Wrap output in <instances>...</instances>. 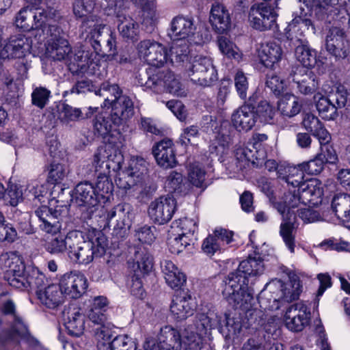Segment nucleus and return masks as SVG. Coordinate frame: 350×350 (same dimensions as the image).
Instances as JSON below:
<instances>
[{
    "label": "nucleus",
    "mask_w": 350,
    "mask_h": 350,
    "mask_svg": "<svg viewBox=\"0 0 350 350\" xmlns=\"http://www.w3.org/2000/svg\"><path fill=\"white\" fill-rule=\"evenodd\" d=\"M177 208L176 200L170 195L155 198L148 206L150 219L158 224H165L170 221Z\"/></svg>",
    "instance_id": "6ab92c4d"
},
{
    "label": "nucleus",
    "mask_w": 350,
    "mask_h": 350,
    "mask_svg": "<svg viewBox=\"0 0 350 350\" xmlns=\"http://www.w3.org/2000/svg\"><path fill=\"white\" fill-rule=\"evenodd\" d=\"M22 200V190L16 185L9 186L6 189L4 204L16 206Z\"/></svg>",
    "instance_id": "774afa93"
},
{
    "label": "nucleus",
    "mask_w": 350,
    "mask_h": 350,
    "mask_svg": "<svg viewBox=\"0 0 350 350\" xmlns=\"http://www.w3.org/2000/svg\"><path fill=\"white\" fill-rule=\"evenodd\" d=\"M157 164L163 168H172L177 164L175 149L172 140L164 139L157 143L152 149Z\"/></svg>",
    "instance_id": "473e14b6"
},
{
    "label": "nucleus",
    "mask_w": 350,
    "mask_h": 350,
    "mask_svg": "<svg viewBox=\"0 0 350 350\" xmlns=\"http://www.w3.org/2000/svg\"><path fill=\"white\" fill-rule=\"evenodd\" d=\"M197 308V303L191 295L180 293L172 298L170 310L173 317L177 321H183L193 314Z\"/></svg>",
    "instance_id": "c85d7f7f"
},
{
    "label": "nucleus",
    "mask_w": 350,
    "mask_h": 350,
    "mask_svg": "<svg viewBox=\"0 0 350 350\" xmlns=\"http://www.w3.org/2000/svg\"><path fill=\"white\" fill-rule=\"evenodd\" d=\"M146 72L148 79L146 85L154 92H166L177 97H185L187 95V89L171 71L149 68Z\"/></svg>",
    "instance_id": "6e6552de"
},
{
    "label": "nucleus",
    "mask_w": 350,
    "mask_h": 350,
    "mask_svg": "<svg viewBox=\"0 0 350 350\" xmlns=\"http://www.w3.org/2000/svg\"><path fill=\"white\" fill-rule=\"evenodd\" d=\"M113 126H115L110 118L103 113L97 115L94 121V129L98 135L103 137L107 135L112 130Z\"/></svg>",
    "instance_id": "bf43d9fd"
},
{
    "label": "nucleus",
    "mask_w": 350,
    "mask_h": 350,
    "mask_svg": "<svg viewBox=\"0 0 350 350\" xmlns=\"http://www.w3.org/2000/svg\"><path fill=\"white\" fill-rule=\"evenodd\" d=\"M129 268L136 275H145L153 267V259L145 248H139L135 252L131 260L129 261Z\"/></svg>",
    "instance_id": "58836bf2"
},
{
    "label": "nucleus",
    "mask_w": 350,
    "mask_h": 350,
    "mask_svg": "<svg viewBox=\"0 0 350 350\" xmlns=\"http://www.w3.org/2000/svg\"><path fill=\"white\" fill-rule=\"evenodd\" d=\"M210 328H204L198 316L196 325H188L181 329L182 348L185 350H201L203 348V335L206 334Z\"/></svg>",
    "instance_id": "cd10ccee"
},
{
    "label": "nucleus",
    "mask_w": 350,
    "mask_h": 350,
    "mask_svg": "<svg viewBox=\"0 0 350 350\" xmlns=\"http://www.w3.org/2000/svg\"><path fill=\"white\" fill-rule=\"evenodd\" d=\"M196 27L191 18L176 16L171 22L169 36L174 41L187 40L189 44L201 45L204 38L199 32H195Z\"/></svg>",
    "instance_id": "f3484780"
},
{
    "label": "nucleus",
    "mask_w": 350,
    "mask_h": 350,
    "mask_svg": "<svg viewBox=\"0 0 350 350\" xmlns=\"http://www.w3.org/2000/svg\"><path fill=\"white\" fill-rule=\"evenodd\" d=\"M2 311L5 314H12L14 317V323L8 339L16 340L20 339L31 346L38 345V341L29 332L27 325L21 317L16 314V306L12 300L9 299L3 303Z\"/></svg>",
    "instance_id": "4be33fe9"
},
{
    "label": "nucleus",
    "mask_w": 350,
    "mask_h": 350,
    "mask_svg": "<svg viewBox=\"0 0 350 350\" xmlns=\"http://www.w3.org/2000/svg\"><path fill=\"white\" fill-rule=\"evenodd\" d=\"M109 340H100L98 341V347L99 350H136L137 345L135 342L127 335H119L116 336L111 342Z\"/></svg>",
    "instance_id": "09e8293b"
},
{
    "label": "nucleus",
    "mask_w": 350,
    "mask_h": 350,
    "mask_svg": "<svg viewBox=\"0 0 350 350\" xmlns=\"http://www.w3.org/2000/svg\"><path fill=\"white\" fill-rule=\"evenodd\" d=\"M161 350H181V329L178 330L171 325H165L160 329L157 339L152 337Z\"/></svg>",
    "instance_id": "72a5a7b5"
},
{
    "label": "nucleus",
    "mask_w": 350,
    "mask_h": 350,
    "mask_svg": "<svg viewBox=\"0 0 350 350\" xmlns=\"http://www.w3.org/2000/svg\"><path fill=\"white\" fill-rule=\"evenodd\" d=\"M31 40L23 35L12 36L0 49V58L21 59L30 53Z\"/></svg>",
    "instance_id": "a878e982"
},
{
    "label": "nucleus",
    "mask_w": 350,
    "mask_h": 350,
    "mask_svg": "<svg viewBox=\"0 0 350 350\" xmlns=\"http://www.w3.org/2000/svg\"><path fill=\"white\" fill-rule=\"evenodd\" d=\"M255 113L256 116H258L260 122L271 124L275 116V109L267 100H262L258 103Z\"/></svg>",
    "instance_id": "680f3d73"
},
{
    "label": "nucleus",
    "mask_w": 350,
    "mask_h": 350,
    "mask_svg": "<svg viewBox=\"0 0 350 350\" xmlns=\"http://www.w3.org/2000/svg\"><path fill=\"white\" fill-rule=\"evenodd\" d=\"M118 29L122 37L134 39L139 32V24L131 17L117 13Z\"/></svg>",
    "instance_id": "3c124183"
},
{
    "label": "nucleus",
    "mask_w": 350,
    "mask_h": 350,
    "mask_svg": "<svg viewBox=\"0 0 350 350\" xmlns=\"http://www.w3.org/2000/svg\"><path fill=\"white\" fill-rule=\"evenodd\" d=\"M302 108L300 98L291 93L283 95L278 102V109L284 117L293 118L299 114Z\"/></svg>",
    "instance_id": "a18cd8bd"
},
{
    "label": "nucleus",
    "mask_w": 350,
    "mask_h": 350,
    "mask_svg": "<svg viewBox=\"0 0 350 350\" xmlns=\"http://www.w3.org/2000/svg\"><path fill=\"white\" fill-rule=\"evenodd\" d=\"M75 198L79 206L94 207L98 204L94 185L88 181L81 182L75 187Z\"/></svg>",
    "instance_id": "c03bdc74"
},
{
    "label": "nucleus",
    "mask_w": 350,
    "mask_h": 350,
    "mask_svg": "<svg viewBox=\"0 0 350 350\" xmlns=\"http://www.w3.org/2000/svg\"><path fill=\"white\" fill-rule=\"evenodd\" d=\"M209 21L213 28L219 33L226 32L230 27V17L228 11L224 5L219 3L213 5Z\"/></svg>",
    "instance_id": "ea45409f"
},
{
    "label": "nucleus",
    "mask_w": 350,
    "mask_h": 350,
    "mask_svg": "<svg viewBox=\"0 0 350 350\" xmlns=\"http://www.w3.org/2000/svg\"><path fill=\"white\" fill-rule=\"evenodd\" d=\"M98 175L96 184L94 185L95 195L98 204H105L108 202L113 195V185L109 179V176L97 172Z\"/></svg>",
    "instance_id": "de8ad7c7"
},
{
    "label": "nucleus",
    "mask_w": 350,
    "mask_h": 350,
    "mask_svg": "<svg viewBox=\"0 0 350 350\" xmlns=\"http://www.w3.org/2000/svg\"><path fill=\"white\" fill-rule=\"evenodd\" d=\"M137 50L139 59L148 65L160 68L167 64V48L157 41L142 40L138 43Z\"/></svg>",
    "instance_id": "dca6fc26"
},
{
    "label": "nucleus",
    "mask_w": 350,
    "mask_h": 350,
    "mask_svg": "<svg viewBox=\"0 0 350 350\" xmlns=\"http://www.w3.org/2000/svg\"><path fill=\"white\" fill-rule=\"evenodd\" d=\"M154 226L144 225L138 227L135 230V238L142 244L151 245L155 240L156 236Z\"/></svg>",
    "instance_id": "052dcab7"
},
{
    "label": "nucleus",
    "mask_w": 350,
    "mask_h": 350,
    "mask_svg": "<svg viewBox=\"0 0 350 350\" xmlns=\"http://www.w3.org/2000/svg\"><path fill=\"white\" fill-rule=\"evenodd\" d=\"M17 283L18 285L16 284L14 288L22 291L39 290L48 283V279L38 267H29Z\"/></svg>",
    "instance_id": "f704fd0d"
},
{
    "label": "nucleus",
    "mask_w": 350,
    "mask_h": 350,
    "mask_svg": "<svg viewBox=\"0 0 350 350\" xmlns=\"http://www.w3.org/2000/svg\"><path fill=\"white\" fill-rule=\"evenodd\" d=\"M267 139L265 134H256L252 137V142L247 146H239L234 150L235 167L232 170L237 172L242 170L251 163L252 165L261 164L266 159V153L261 149L260 142Z\"/></svg>",
    "instance_id": "9d476101"
},
{
    "label": "nucleus",
    "mask_w": 350,
    "mask_h": 350,
    "mask_svg": "<svg viewBox=\"0 0 350 350\" xmlns=\"http://www.w3.org/2000/svg\"><path fill=\"white\" fill-rule=\"evenodd\" d=\"M25 193L27 197H32L33 200H38L41 202L42 199L47 193V188L39 181L32 180L27 185Z\"/></svg>",
    "instance_id": "0e129e2a"
},
{
    "label": "nucleus",
    "mask_w": 350,
    "mask_h": 350,
    "mask_svg": "<svg viewBox=\"0 0 350 350\" xmlns=\"http://www.w3.org/2000/svg\"><path fill=\"white\" fill-rule=\"evenodd\" d=\"M46 51L47 54L55 60L61 61L68 59V68L70 62L74 60L75 55H70L71 49L68 41L59 36H52L47 42Z\"/></svg>",
    "instance_id": "c9c22d12"
},
{
    "label": "nucleus",
    "mask_w": 350,
    "mask_h": 350,
    "mask_svg": "<svg viewBox=\"0 0 350 350\" xmlns=\"http://www.w3.org/2000/svg\"><path fill=\"white\" fill-rule=\"evenodd\" d=\"M283 345L280 343L273 345L262 342L258 339L250 338L244 344L242 350H282Z\"/></svg>",
    "instance_id": "e2e57ef3"
},
{
    "label": "nucleus",
    "mask_w": 350,
    "mask_h": 350,
    "mask_svg": "<svg viewBox=\"0 0 350 350\" xmlns=\"http://www.w3.org/2000/svg\"><path fill=\"white\" fill-rule=\"evenodd\" d=\"M323 189L322 183L317 178L305 180L297 189H288L276 201L273 206L282 215L280 235L291 253L295 252V233L298 227L297 217L293 208L300 204L317 206L322 202Z\"/></svg>",
    "instance_id": "f03ea898"
},
{
    "label": "nucleus",
    "mask_w": 350,
    "mask_h": 350,
    "mask_svg": "<svg viewBox=\"0 0 350 350\" xmlns=\"http://www.w3.org/2000/svg\"><path fill=\"white\" fill-rule=\"evenodd\" d=\"M185 66L191 81L200 86L211 87L218 80L217 70L210 56L196 55Z\"/></svg>",
    "instance_id": "1a4fd4ad"
},
{
    "label": "nucleus",
    "mask_w": 350,
    "mask_h": 350,
    "mask_svg": "<svg viewBox=\"0 0 350 350\" xmlns=\"http://www.w3.org/2000/svg\"><path fill=\"white\" fill-rule=\"evenodd\" d=\"M35 214L41 222L40 229L55 236L45 241V250L51 254L59 255L65 252L68 254L73 241H77V230H71L66 236L59 234L62 230V224L58 219L59 213L46 206L39 207L36 210Z\"/></svg>",
    "instance_id": "20e7f679"
},
{
    "label": "nucleus",
    "mask_w": 350,
    "mask_h": 350,
    "mask_svg": "<svg viewBox=\"0 0 350 350\" xmlns=\"http://www.w3.org/2000/svg\"><path fill=\"white\" fill-rule=\"evenodd\" d=\"M200 321L204 328L212 329L218 327L228 337L239 334L242 327L240 320L229 313H224L221 316H218L214 312L200 314Z\"/></svg>",
    "instance_id": "a211bd4d"
},
{
    "label": "nucleus",
    "mask_w": 350,
    "mask_h": 350,
    "mask_svg": "<svg viewBox=\"0 0 350 350\" xmlns=\"http://www.w3.org/2000/svg\"><path fill=\"white\" fill-rule=\"evenodd\" d=\"M40 304L49 309H55L64 302V295L59 284L47 283L42 288L36 291Z\"/></svg>",
    "instance_id": "2f4dec72"
},
{
    "label": "nucleus",
    "mask_w": 350,
    "mask_h": 350,
    "mask_svg": "<svg viewBox=\"0 0 350 350\" xmlns=\"http://www.w3.org/2000/svg\"><path fill=\"white\" fill-rule=\"evenodd\" d=\"M68 174V170L64 164L53 161L49 166L48 181L51 184H59Z\"/></svg>",
    "instance_id": "6e6d98bb"
},
{
    "label": "nucleus",
    "mask_w": 350,
    "mask_h": 350,
    "mask_svg": "<svg viewBox=\"0 0 350 350\" xmlns=\"http://www.w3.org/2000/svg\"><path fill=\"white\" fill-rule=\"evenodd\" d=\"M146 172V161L141 157H132L125 169L118 172L116 184L126 191L142 183Z\"/></svg>",
    "instance_id": "f8f14e48"
},
{
    "label": "nucleus",
    "mask_w": 350,
    "mask_h": 350,
    "mask_svg": "<svg viewBox=\"0 0 350 350\" xmlns=\"http://www.w3.org/2000/svg\"><path fill=\"white\" fill-rule=\"evenodd\" d=\"M291 284L295 289L292 292L282 291L284 282L281 280L274 279L267 283L258 297L260 308L266 310H273L280 308V300L287 302L298 299L300 295V286L298 282Z\"/></svg>",
    "instance_id": "0eeeda50"
},
{
    "label": "nucleus",
    "mask_w": 350,
    "mask_h": 350,
    "mask_svg": "<svg viewBox=\"0 0 350 350\" xmlns=\"http://www.w3.org/2000/svg\"><path fill=\"white\" fill-rule=\"evenodd\" d=\"M96 94L103 96L105 98L108 96L109 98V102L111 103L113 102V100H116L118 96L122 95V91L117 84H110L109 82L103 83L100 88L96 92Z\"/></svg>",
    "instance_id": "69168bd1"
},
{
    "label": "nucleus",
    "mask_w": 350,
    "mask_h": 350,
    "mask_svg": "<svg viewBox=\"0 0 350 350\" xmlns=\"http://www.w3.org/2000/svg\"><path fill=\"white\" fill-rule=\"evenodd\" d=\"M61 16L59 12L56 9H33V29H38L40 36L44 33V29L47 26H51V21H58Z\"/></svg>",
    "instance_id": "37998d69"
},
{
    "label": "nucleus",
    "mask_w": 350,
    "mask_h": 350,
    "mask_svg": "<svg viewBox=\"0 0 350 350\" xmlns=\"http://www.w3.org/2000/svg\"><path fill=\"white\" fill-rule=\"evenodd\" d=\"M161 267L165 282L171 288L178 290L186 283L185 274L172 261L164 260Z\"/></svg>",
    "instance_id": "4c0bfd02"
},
{
    "label": "nucleus",
    "mask_w": 350,
    "mask_h": 350,
    "mask_svg": "<svg viewBox=\"0 0 350 350\" xmlns=\"http://www.w3.org/2000/svg\"><path fill=\"white\" fill-rule=\"evenodd\" d=\"M288 175L284 177L286 183L288 185L293 187V190L296 189V187L299 188L300 185L304 182V170L301 167V164L297 166L289 167L288 168Z\"/></svg>",
    "instance_id": "13d9d810"
},
{
    "label": "nucleus",
    "mask_w": 350,
    "mask_h": 350,
    "mask_svg": "<svg viewBox=\"0 0 350 350\" xmlns=\"http://www.w3.org/2000/svg\"><path fill=\"white\" fill-rule=\"evenodd\" d=\"M109 102L107 96L104 100L105 107H111V121L115 126H120L126 123L134 115V103L133 99L127 95L118 96L116 100Z\"/></svg>",
    "instance_id": "5701e85b"
},
{
    "label": "nucleus",
    "mask_w": 350,
    "mask_h": 350,
    "mask_svg": "<svg viewBox=\"0 0 350 350\" xmlns=\"http://www.w3.org/2000/svg\"><path fill=\"white\" fill-rule=\"evenodd\" d=\"M65 326L70 335L80 336L85 330V315L81 309L77 307H69L66 312Z\"/></svg>",
    "instance_id": "a19ab883"
},
{
    "label": "nucleus",
    "mask_w": 350,
    "mask_h": 350,
    "mask_svg": "<svg viewBox=\"0 0 350 350\" xmlns=\"http://www.w3.org/2000/svg\"><path fill=\"white\" fill-rule=\"evenodd\" d=\"M319 116L325 120H333L338 116L337 107L321 93L317 92L313 96Z\"/></svg>",
    "instance_id": "8fccbe9b"
},
{
    "label": "nucleus",
    "mask_w": 350,
    "mask_h": 350,
    "mask_svg": "<svg viewBox=\"0 0 350 350\" xmlns=\"http://www.w3.org/2000/svg\"><path fill=\"white\" fill-rule=\"evenodd\" d=\"M327 51L338 59L347 57L350 51V43L345 31L339 27H332L326 37Z\"/></svg>",
    "instance_id": "393cba45"
},
{
    "label": "nucleus",
    "mask_w": 350,
    "mask_h": 350,
    "mask_svg": "<svg viewBox=\"0 0 350 350\" xmlns=\"http://www.w3.org/2000/svg\"><path fill=\"white\" fill-rule=\"evenodd\" d=\"M217 46L222 55L227 58L237 62L243 59V53L232 40L225 36H219L217 39Z\"/></svg>",
    "instance_id": "603ef678"
},
{
    "label": "nucleus",
    "mask_w": 350,
    "mask_h": 350,
    "mask_svg": "<svg viewBox=\"0 0 350 350\" xmlns=\"http://www.w3.org/2000/svg\"><path fill=\"white\" fill-rule=\"evenodd\" d=\"M0 269L4 279L14 288L25 271L22 257L16 252H4L0 255Z\"/></svg>",
    "instance_id": "aec40b11"
},
{
    "label": "nucleus",
    "mask_w": 350,
    "mask_h": 350,
    "mask_svg": "<svg viewBox=\"0 0 350 350\" xmlns=\"http://www.w3.org/2000/svg\"><path fill=\"white\" fill-rule=\"evenodd\" d=\"M212 165L205 167L199 163L190 164L188 169V180L189 183L199 188H205L208 185V177L213 173Z\"/></svg>",
    "instance_id": "79ce46f5"
},
{
    "label": "nucleus",
    "mask_w": 350,
    "mask_h": 350,
    "mask_svg": "<svg viewBox=\"0 0 350 350\" xmlns=\"http://www.w3.org/2000/svg\"><path fill=\"white\" fill-rule=\"evenodd\" d=\"M82 118V112L80 109L65 105L60 113V122L66 126H72V123Z\"/></svg>",
    "instance_id": "4d7b16f0"
},
{
    "label": "nucleus",
    "mask_w": 350,
    "mask_h": 350,
    "mask_svg": "<svg viewBox=\"0 0 350 350\" xmlns=\"http://www.w3.org/2000/svg\"><path fill=\"white\" fill-rule=\"evenodd\" d=\"M77 241L70 249L68 257L77 263L87 265L91 262L94 257H100L105 254L107 247V239L100 231L94 237L86 241L81 232L77 230Z\"/></svg>",
    "instance_id": "423d86ee"
},
{
    "label": "nucleus",
    "mask_w": 350,
    "mask_h": 350,
    "mask_svg": "<svg viewBox=\"0 0 350 350\" xmlns=\"http://www.w3.org/2000/svg\"><path fill=\"white\" fill-rule=\"evenodd\" d=\"M310 316V310L306 304L299 301L287 308L283 320L288 330L298 332L309 325Z\"/></svg>",
    "instance_id": "412c9836"
},
{
    "label": "nucleus",
    "mask_w": 350,
    "mask_h": 350,
    "mask_svg": "<svg viewBox=\"0 0 350 350\" xmlns=\"http://www.w3.org/2000/svg\"><path fill=\"white\" fill-rule=\"evenodd\" d=\"M189 43L187 40H176L172 42L168 53L167 64L172 65H185L188 62L189 54Z\"/></svg>",
    "instance_id": "49530a36"
},
{
    "label": "nucleus",
    "mask_w": 350,
    "mask_h": 350,
    "mask_svg": "<svg viewBox=\"0 0 350 350\" xmlns=\"http://www.w3.org/2000/svg\"><path fill=\"white\" fill-rule=\"evenodd\" d=\"M123 162L124 156L120 151L105 146L98 148L94 155L92 165L96 172L109 176L111 172H119Z\"/></svg>",
    "instance_id": "4468645a"
},
{
    "label": "nucleus",
    "mask_w": 350,
    "mask_h": 350,
    "mask_svg": "<svg viewBox=\"0 0 350 350\" xmlns=\"http://www.w3.org/2000/svg\"><path fill=\"white\" fill-rule=\"evenodd\" d=\"M258 55L264 66L273 69L282 59V49L277 42H267L260 44Z\"/></svg>",
    "instance_id": "e433bc0d"
},
{
    "label": "nucleus",
    "mask_w": 350,
    "mask_h": 350,
    "mask_svg": "<svg viewBox=\"0 0 350 350\" xmlns=\"http://www.w3.org/2000/svg\"><path fill=\"white\" fill-rule=\"evenodd\" d=\"M256 122L254 107L250 104H243L233 111L231 116L232 126L239 132L250 131Z\"/></svg>",
    "instance_id": "7c9ffc66"
},
{
    "label": "nucleus",
    "mask_w": 350,
    "mask_h": 350,
    "mask_svg": "<svg viewBox=\"0 0 350 350\" xmlns=\"http://www.w3.org/2000/svg\"><path fill=\"white\" fill-rule=\"evenodd\" d=\"M263 271L262 260L260 258L250 257L241 261L238 269L228 275L222 291L224 297L230 306L245 312L249 320L261 326L265 314L261 310L252 308L253 291L248 283L249 278L258 276Z\"/></svg>",
    "instance_id": "f257e3e1"
},
{
    "label": "nucleus",
    "mask_w": 350,
    "mask_h": 350,
    "mask_svg": "<svg viewBox=\"0 0 350 350\" xmlns=\"http://www.w3.org/2000/svg\"><path fill=\"white\" fill-rule=\"evenodd\" d=\"M98 216L99 219L97 220V226L100 230L109 228L110 221L114 217H118L116 228L118 229L129 228L133 219L132 207L126 203L118 204L109 211L102 207L98 214L95 215V219Z\"/></svg>",
    "instance_id": "2eb2a0df"
},
{
    "label": "nucleus",
    "mask_w": 350,
    "mask_h": 350,
    "mask_svg": "<svg viewBox=\"0 0 350 350\" xmlns=\"http://www.w3.org/2000/svg\"><path fill=\"white\" fill-rule=\"evenodd\" d=\"M233 232L224 228H216L203 241L202 249L208 255H213L224 250L232 241Z\"/></svg>",
    "instance_id": "c756f323"
},
{
    "label": "nucleus",
    "mask_w": 350,
    "mask_h": 350,
    "mask_svg": "<svg viewBox=\"0 0 350 350\" xmlns=\"http://www.w3.org/2000/svg\"><path fill=\"white\" fill-rule=\"evenodd\" d=\"M293 87L302 95L314 94L318 90L320 81L311 70L304 68H296L291 74Z\"/></svg>",
    "instance_id": "b1692460"
},
{
    "label": "nucleus",
    "mask_w": 350,
    "mask_h": 350,
    "mask_svg": "<svg viewBox=\"0 0 350 350\" xmlns=\"http://www.w3.org/2000/svg\"><path fill=\"white\" fill-rule=\"evenodd\" d=\"M108 304V300L104 296H96L90 300V306L86 313L90 321L97 326L94 330V336L97 340H109V330L106 326Z\"/></svg>",
    "instance_id": "9b49d317"
},
{
    "label": "nucleus",
    "mask_w": 350,
    "mask_h": 350,
    "mask_svg": "<svg viewBox=\"0 0 350 350\" xmlns=\"http://www.w3.org/2000/svg\"><path fill=\"white\" fill-rule=\"evenodd\" d=\"M332 208L338 217L342 219L350 217V195L338 193L332 202Z\"/></svg>",
    "instance_id": "864d4df0"
},
{
    "label": "nucleus",
    "mask_w": 350,
    "mask_h": 350,
    "mask_svg": "<svg viewBox=\"0 0 350 350\" xmlns=\"http://www.w3.org/2000/svg\"><path fill=\"white\" fill-rule=\"evenodd\" d=\"M51 92L45 88L39 87L34 89L31 94L32 103L42 109L49 102Z\"/></svg>",
    "instance_id": "338daca9"
},
{
    "label": "nucleus",
    "mask_w": 350,
    "mask_h": 350,
    "mask_svg": "<svg viewBox=\"0 0 350 350\" xmlns=\"http://www.w3.org/2000/svg\"><path fill=\"white\" fill-rule=\"evenodd\" d=\"M16 26L24 31L33 29V8L25 7L22 8L15 18Z\"/></svg>",
    "instance_id": "5fc2aeb1"
},
{
    "label": "nucleus",
    "mask_w": 350,
    "mask_h": 350,
    "mask_svg": "<svg viewBox=\"0 0 350 350\" xmlns=\"http://www.w3.org/2000/svg\"><path fill=\"white\" fill-rule=\"evenodd\" d=\"M312 25L311 20L301 16L295 17L285 29L287 39L297 44L295 57L306 69L312 68L317 64V51L312 49L304 38V30Z\"/></svg>",
    "instance_id": "39448f33"
},
{
    "label": "nucleus",
    "mask_w": 350,
    "mask_h": 350,
    "mask_svg": "<svg viewBox=\"0 0 350 350\" xmlns=\"http://www.w3.org/2000/svg\"><path fill=\"white\" fill-rule=\"evenodd\" d=\"M59 286L62 288L64 295L72 299L80 297L88 288L85 276L77 271L65 273L61 278Z\"/></svg>",
    "instance_id": "bb28decb"
},
{
    "label": "nucleus",
    "mask_w": 350,
    "mask_h": 350,
    "mask_svg": "<svg viewBox=\"0 0 350 350\" xmlns=\"http://www.w3.org/2000/svg\"><path fill=\"white\" fill-rule=\"evenodd\" d=\"M278 16L277 10L271 5L259 3L251 7L249 12V22L254 29L260 31L271 29L277 31Z\"/></svg>",
    "instance_id": "ddd939ff"
},
{
    "label": "nucleus",
    "mask_w": 350,
    "mask_h": 350,
    "mask_svg": "<svg viewBox=\"0 0 350 350\" xmlns=\"http://www.w3.org/2000/svg\"><path fill=\"white\" fill-rule=\"evenodd\" d=\"M105 25L96 26L90 33V42L92 49L85 46L75 50L74 60L69 64V70L76 75H101V59L104 57L101 42H104L106 35Z\"/></svg>",
    "instance_id": "7ed1b4c3"
}]
</instances>
